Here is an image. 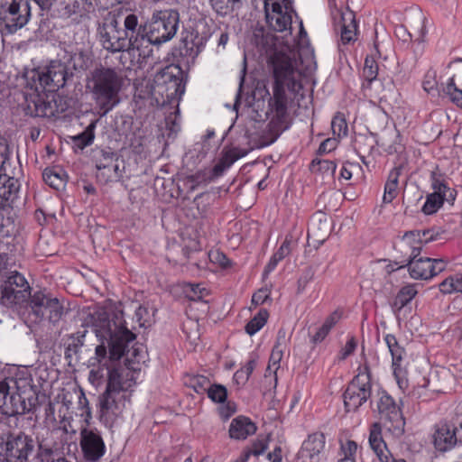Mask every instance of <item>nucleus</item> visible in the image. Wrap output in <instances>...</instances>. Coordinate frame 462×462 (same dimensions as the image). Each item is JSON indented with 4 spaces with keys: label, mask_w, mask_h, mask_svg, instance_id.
<instances>
[{
    "label": "nucleus",
    "mask_w": 462,
    "mask_h": 462,
    "mask_svg": "<svg viewBox=\"0 0 462 462\" xmlns=\"http://www.w3.org/2000/svg\"><path fill=\"white\" fill-rule=\"evenodd\" d=\"M270 64L274 82L273 96L268 99V127L272 134L268 144L275 142L291 125L288 112L289 97L285 88L295 95L302 89L301 73L297 69L295 60L288 54L275 51L270 57Z\"/></svg>",
    "instance_id": "nucleus-1"
},
{
    "label": "nucleus",
    "mask_w": 462,
    "mask_h": 462,
    "mask_svg": "<svg viewBox=\"0 0 462 462\" xmlns=\"http://www.w3.org/2000/svg\"><path fill=\"white\" fill-rule=\"evenodd\" d=\"M92 330L100 340L95 349L96 358L101 363L106 357V346L109 347V359L117 361L126 356L129 345L135 339V335L124 324L123 313L97 311L91 316Z\"/></svg>",
    "instance_id": "nucleus-2"
},
{
    "label": "nucleus",
    "mask_w": 462,
    "mask_h": 462,
    "mask_svg": "<svg viewBox=\"0 0 462 462\" xmlns=\"http://www.w3.org/2000/svg\"><path fill=\"white\" fill-rule=\"evenodd\" d=\"M60 429H47L35 436L23 430L10 431L0 442V462H41Z\"/></svg>",
    "instance_id": "nucleus-3"
},
{
    "label": "nucleus",
    "mask_w": 462,
    "mask_h": 462,
    "mask_svg": "<svg viewBox=\"0 0 462 462\" xmlns=\"http://www.w3.org/2000/svg\"><path fill=\"white\" fill-rule=\"evenodd\" d=\"M87 88L99 109V115L104 116L120 102L122 78L114 69L97 68L92 71Z\"/></svg>",
    "instance_id": "nucleus-4"
},
{
    "label": "nucleus",
    "mask_w": 462,
    "mask_h": 462,
    "mask_svg": "<svg viewBox=\"0 0 462 462\" xmlns=\"http://www.w3.org/2000/svg\"><path fill=\"white\" fill-rule=\"evenodd\" d=\"M187 79L188 75L180 65L170 64L156 73L153 90L165 97L163 102H171L184 94Z\"/></svg>",
    "instance_id": "nucleus-5"
},
{
    "label": "nucleus",
    "mask_w": 462,
    "mask_h": 462,
    "mask_svg": "<svg viewBox=\"0 0 462 462\" xmlns=\"http://www.w3.org/2000/svg\"><path fill=\"white\" fill-rule=\"evenodd\" d=\"M131 31L128 40L126 55L131 58L130 66L138 65L141 67L143 63L152 55V46H160L155 40L150 36L148 31L142 23H139L138 16L134 14L133 23H131Z\"/></svg>",
    "instance_id": "nucleus-6"
},
{
    "label": "nucleus",
    "mask_w": 462,
    "mask_h": 462,
    "mask_svg": "<svg viewBox=\"0 0 462 462\" xmlns=\"http://www.w3.org/2000/svg\"><path fill=\"white\" fill-rule=\"evenodd\" d=\"M179 24V12L176 9H163L154 10L151 18L143 25L155 42L162 45L176 35Z\"/></svg>",
    "instance_id": "nucleus-7"
},
{
    "label": "nucleus",
    "mask_w": 462,
    "mask_h": 462,
    "mask_svg": "<svg viewBox=\"0 0 462 462\" xmlns=\"http://www.w3.org/2000/svg\"><path fill=\"white\" fill-rule=\"evenodd\" d=\"M28 0H2L0 5V31L8 35L24 27L31 18Z\"/></svg>",
    "instance_id": "nucleus-8"
},
{
    "label": "nucleus",
    "mask_w": 462,
    "mask_h": 462,
    "mask_svg": "<svg viewBox=\"0 0 462 462\" xmlns=\"http://www.w3.org/2000/svg\"><path fill=\"white\" fill-rule=\"evenodd\" d=\"M32 73L35 90L39 91L41 88L49 93H55L64 88L74 76L68 66L60 60H52L42 70H33Z\"/></svg>",
    "instance_id": "nucleus-9"
},
{
    "label": "nucleus",
    "mask_w": 462,
    "mask_h": 462,
    "mask_svg": "<svg viewBox=\"0 0 462 462\" xmlns=\"http://www.w3.org/2000/svg\"><path fill=\"white\" fill-rule=\"evenodd\" d=\"M133 18L134 14L125 17L123 30L117 27L116 21L105 23L98 28L99 42L103 48L112 53L123 52L121 59L126 55Z\"/></svg>",
    "instance_id": "nucleus-10"
},
{
    "label": "nucleus",
    "mask_w": 462,
    "mask_h": 462,
    "mask_svg": "<svg viewBox=\"0 0 462 462\" xmlns=\"http://www.w3.org/2000/svg\"><path fill=\"white\" fill-rule=\"evenodd\" d=\"M372 393L371 372L367 365L348 383L343 397L346 411H356Z\"/></svg>",
    "instance_id": "nucleus-11"
},
{
    "label": "nucleus",
    "mask_w": 462,
    "mask_h": 462,
    "mask_svg": "<svg viewBox=\"0 0 462 462\" xmlns=\"http://www.w3.org/2000/svg\"><path fill=\"white\" fill-rule=\"evenodd\" d=\"M96 177L98 182L119 181L123 178L124 161L111 151L100 150L95 155Z\"/></svg>",
    "instance_id": "nucleus-12"
},
{
    "label": "nucleus",
    "mask_w": 462,
    "mask_h": 462,
    "mask_svg": "<svg viewBox=\"0 0 462 462\" xmlns=\"http://www.w3.org/2000/svg\"><path fill=\"white\" fill-rule=\"evenodd\" d=\"M287 0H264L266 22L276 32H291V13L293 10Z\"/></svg>",
    "instance_id": "nucleus-13"
},
{
    "label": "nucleus",
    "mask_w": 462,
    "mask_h": 462,
    "mask_svg": "<svg viewBox=\"0 0 462 462\" xmlns=\"http://www.w3.org/2000/svg\"><path fill=\"white\" fill-rule=\"evenodd\" d=\"M17 382L11 377L0 380V412L7 417L24 414L27 411L25 401L14 390Z\"/></svg>",
    "instance_id": "nucleus-14"
},
{
    "label": "nucleus",
    "mask_w": 462,
    "mask_h": 462,
    "mask_svg": "<svg viewBox=\"0 0 462 462\" xmlns=\"http://www.w3.org/2000/svg\"><path fill=\"white\" fill-rule=\"evenodd\" d=\"M376 403L379 418L384 423H390L389 430L395 434L404 433L405 420L401 408L385 391H382Z\"/></svg>",
    "instance_id": "nucleus-15"
},
{
    "label": "nucleus",
    "mask_w": 462,
    "mask_h": 462,
    "mask_svg": "<svg viewBox=\"0 0 462 462\" xmlns=\"http://www.w3.org/2000/svg\"><path fill=\"white\" fill-rule=\"evenodd\" d=\"M1 288L0 304L5 307L23 302L30 294L26 279L18 272H11Z\"/></svg>",
    "instance_id": "nucleus-16"
},
{
    "label": "nucleus",
    "mask_w": 462,
    "mask_h": 462,
    "mask_svg": "<svg viewBox=\"0 0 462 462\" xmlns=\"http://www.w3.org/2000/svg\"><path fill=\"white\" fill-rule=\"evenodd\" d=\"M125 356V367L119 366L109 368L107 381V383H110L114 377L115 382H117L118 385L122 386V388L120 387L122 393H125L134 384L133 372L138 369L134 365L142 361V353L138 347L133 346L131 350H128Z\"/></svg>",
    "instance_id": "nucleus-17"
},
{
    "label": "nucleus",
    "mask_w": 462,
    "mask_h": 462,
    "mask_svg": "<svg viewBox=\"0 0 462 462\" xmlns=\"http://www.w3.org/2000/svg\"><path fill=\"white\" fill-rule=\"evenodd\" d=\"M120 387L118 383L115 382L114 377L112 382L107 383L105 393L100 397L102 418L116 417L122 412L125 402V393H122Z\"/></svg>",
    "instance_id": "nucleus-18"
},
{
    "label": "nucleus",
    "mask_w": 462,
    "mask_h": 462,
    "mask_svg": "<svg viewBox=\"0 0 462 462\" xmlns=\"http://www.w3.org/2000/svg\"><path fill=\"white\" fill-rule=\"evenodd\" d=\"M80 448L87 462H99L106 453V445L97 430L83 429L80 431Z\"/></svg>",
    "instance_id": "nucleus-19"
},
{
    "label": "nucleus",
    "mask_w": 462,
    "mask_h": 462,
    "mask_svg": "<svg viewBox=\"0 0 462 462\" xmlns=\"http://www.w3.org/2000/svg\"><path fill=\"white\" fill-rule=\"evenodd\" d=\"M325 436L316 432L303 441L297 454V462H325Z\"/></svg>",
    "instance_id": "nucleus-20"
},
{
    "label": "nucleus",
    "mask_w": 462,
    "mask_h": 462,
    "mask_svg": "<svg viewBox=\"0 0 462 462\" xmlns=\"http://www.w3.org/2000/svg\"><path fill=\"white\" fill-rule=\"evenodd\" d=\"M202 48L203 37L199 36L198 32L194 30L182 32L179 46V53L181 57L193 61Z\"/></svg>",
    "instance_id": "nucleus-21"
},
{
    "label": "nucleus",
    "mask_w": 462,
    "mask_h": 462,
    "mask_svg": "<svg viewBox=\"0 0 462 462\" xmlns=\"http://www.w3.org/2000/svg\"><path fill=\"white\" fill-rule=\"evenodd\" d=\"M19 187L18 180L9 177L6 172L0 175V211L11 207L17 199Z\"/></svg>",
    "instance_id": "nucleus-22"
},
{
    "label": "nucleus",
    "mask_w": 462,
    "mask_h": 462,
    "mask_svg": "<svg viewBox=\"0 0 462 462\" xmlns=\"http://www.w3.org/2000/svg\"><path fill=\"white\" fill-rule=\"evenodd\" d=\"M376 143L389 154L402 152L403 150L400 132L395 127L384 128Z\"/></svg>",
    "instance_id": "nucleus-23"
},
{
    "label": "nucleus",
    "mask_w": 462,
    "mask_h": 462,
    "mask_svg": "<svg viewBox=\"0 0 462 462\" xmlns=\"http://www.w3.org/2000/svg\"><path fill=\"white\" fill-rule=\"evenodd\" d=\"M456 432L452 426L448 424H440L434 433V446L436 449L441 452L450 450L457 446Z\"/></svg>",
    "instance_id": "nucleus-24"
},
{
    "label": "nucleus",
    "mask_w": 462,
    "mask_h": 462,
    "mask_svg": "<svg viewBox=\"0 0 462 462\" xmlns=\"http://www.w3.org/2000/svg\"><path fill=\"white\" fill-rule=\"evenodd\" d=\"M86 333L87 330L78 331L64 339V357L69 365H71L73 360L79 361L81 348L85 343Z\"/></svg>",
    "instance_id": "nucleus-25"
},
{
    "label": "nucleus",
    "mask_w": 462,
    "mask_h": 462,
    "mask_svg": "<svg viewBox=\"0 0 462 462\" xmlns=\"http://www.w3.org/2000/svg\"><path fill=\"white\" fill-rule=\"evenodd\" d=\"M330 223L328 218L322 213L319 212L312 217L308 236L313 237L318 243L322 244L329 236Z\"/></svg>",
    "instance_id": "nucleus-26"
},
{
    "label": "nucleus",
    "mask_w": 462,
    "mask_h": 462,
    "mask_svg": "<svg viewBox=\"0 0 462 462\" xmlns=\"http://www.w3.org/2000/svg\"><path fill=\"white\" fill-rule=\"evenodd\" d=\"M256 425L247 417L238 416L232 420L229 427V436L235 439H245L256 432Z\"/></svg>",
    "instance_id": "nucleus-27"
},
{
    "label": "nucleus",
    "mask_w": 462,
    "mask_h": 462,
    "mask_svg": "<svg viewBox=\"0 0 462 462\" xmlns=\"http://www.w3.org/2000/svg\"><path fill=\"white\" fill-rule=\"evenodd\" d=\"M405 265L408 267L409 273L415 280H427L432 278L430 273L431 258L430 257H415L410 260H404Z\"/></svg>",
    "instance_id": "nucleus-28"
},
{
    "label": "nucleus",
    "mask_w": 462,
    "mask_h": 462,
    "mask_svg": "<svg viewBox=\"0 0 462 462\" xmlns=\"http://www.w3.org/2000/svg\"><path fill=\"white\" fill-rule=\"evenodd\" d=\"M369 445L382 462H389V457L385 453L387 452L386 444L383 439L382 428L378 422H374L371 426L369 434Z\"/></svg>",
    "instance_id": "nucleus-29"
},
{
    "label": "nucleus",
    "mask_w": 462,
    "mask_h": 462,
    "mask_svg": "<svg viewBox=\"0 0 462 462\" xmlns=\"http://www.w3.org/2000/svg\"><path fill=\"white\" fill-rule=\"evenodd\" d=\"M416 236H419V234L411 230L405 232L401 238L399 247L401 253L406 257L405 260L418 257L420 254L422 247L421 245L419 244Z\"/></svg>",
    "instance_id": "nucleus-30"
},
{
    "label": "nucleus",
    "mask_w": 462,
    "mask_h": 462,
    "mask_svg": "<svg viewBox=\"0 0 462 462\" xmlns=\"http://www.w3.org/2000/svg\"><path fill=\"white\" fill-rule=\"evenodd\" d=\"M62 433L57 436L49 449L42 456L41 462H72L65 457L64 449L66 441Z\"/></svg>",
    "instance_id": "nucleus-31"
},
{
    "label": "nucleus",
    "mask_w": 462,
    "mask_h": 462,
    "mask_svg": "<svg viewBox=\"0 0 462 462\" xmlns=\"http://www.w3.org/2000/svg\"><path fill=\"white\" fill-rule=\"evenodd\" d=\"M34 100L35 116L50 117L54 116L55 110L51 102L45 100H65V98L55 93H50L42 97L37 96Z\"/></svg>",
    "instance_id": "nucleus-32"
},
{
    "label": "nucleus",
    "mask_w": 462,
    "mask_h": 462,
    "mask_svg": "<svg viewBox=\"0 0 462 462\" xmlns=\"http://www.w3.org/2000/svg\"><path fill=\"white\" fill-rule=\"evenodd\" d=\"M401 171V167H395L390 171L387 181L384 185L383 203L389 204L397 197L399 193L398 186Z\"/></svg>",
    "instance_id": "nucleus-33"
},
{
    "label": "nucleus",
    "mask_w": 462,
    "mask_h": 462,
    "mask_svg": "<svg viewBox=\"0 0 462 462\" xmlns=\"http://www.w3.org/2000/svg\"><path fill=\"white\" fill-rule=\"evenodd\" d=\"M340 38L343 44H348L356 40L357 24L355 15L350 13L342 15Z\"/></svg>",
    "instance_id": "nucleus-34"
},
{
    "label": "nucleus",
    "mask_w": 462,
    "mask_h": 462,
    "mask_svg": "<svg viewBox=\"0 0 462 462\" xmlns=\"http://www.w3.org/2000/svg\"><path fill=\"white\" fill-rule=\"evenodd\" d=\"M384 341L388 346V349L392 356V366L393 368V373L396 375L397 371L400 369L401 363L403 359V356L405 355V350L403 347H402L395 336L393 334H387L384 337Z\"/></svg>",
    "instance_id": "nucleus-35"
},
{
    "label": "nucleus",
    "mask_w": 462,
    "mask_h": 462,
    "mask_svg": "<svg viewBox=\"0 0 462 462\" xmlns=\"http://www.w3.org/2000/svg\"><path fill=\"white\" fill-rule=\"evenodd\" d=\"M431 188L434 193H439L446 200L454 199V189H450L448 185L446 178L438 172H431Z\"/></svg>",
    "instance_id": "nucleus-36"
},
{
    "label": "nucleus",
    "mask_w": 462,
    "mask_h": 462,
    "mask_svg": "<svg viewBox=\"0 0 462 462\" xmlns=\"http://www.w3.org/2000/svg\"><path fill=\"white\" fill-rule=\"evenodd\" d=\"M53 298L45 294L42 291H35L30 298V308L32 309V313L38 319H44V309H47L49 305V301H51Z\"/></svg>",
    "instance_id": "nucleus-37"
},
{
    "label": "nucleus",
    "mask_w": 462,
    "mask_h": 462,
    "mask_svg": "<svg viewBox=\"0 0 462 462\" xmlns=\"http://www.w3.org/2000/svg\"><path fill=\"white\" fill-rule=\"evenodd\" d=\"M252 148L245 149L240 147L224 148L220 160L230 168L237 160L246 156Z\"/></svg>",
    "instance_id": "nucleus-38"
},
{
    "label": "nucleus",
    "mask_w": 462,
    "mask_h": 462,
    "mask_svg": "<svg viewBox=\"0 0 462 462\" xmlns=\"http://www.w3.org/2000/svg\"><path fill=\"white\" fill-rule=\"evenodd\" d=\"M442 91L450 102L457 106L462 108V88L458 87L456 82L449 79L446 84H442Z\"/></svg>",
    "instance_id": "nucleus-39"
},
{
    "label": "nucleus",
    "mask_w": 462,
    "mask_h": 462,
    "mask_svg": "<svg viewBox=\"0 0 462 462\" xmlns=\"http://www.w3.org/2000/svg\"><path fill=\"white\" fill-rule=\"evenodd\" d=\"M416 294L417 291L414 285L410 284L402 287L394 299L393 307L397 308L399 310H402L411 301Z\"/></svg>",
    "instance_id": "nucleus-40"
},
{
    "label": "nucleus",
    "mask_w": 462,
    "mask_h": 462,
    "mask_svg": "<svg viewBox=\"0 0 462 462\" xmlns=\"http://www.w3.org/2000/svg\"><path fill=\"white\" fill-rule=\"evenodd\" d=\"M269 313L262 309L259 312L245 325V332L253 336L258 332L267 322Z\"/></svg>",
    "instance_id": "nucleus-41"
},
{
    "label": "nucleus",
    "mask_w": 462,
    "mask_h": 462,
    "mask_svg": "<svg viewBox=\"0 0 462 462\" xmlns=\"http://www.w3.org/2000/svg\"><path fill=\"white\" fill-rule=\"evenodd\" d=\"M95 124L91 123L81 134L72 137V143L75 147L83 150L90 145L95 138L94 134Z\"/></svg>",
    "instance_id": "nucleus-42"
},
{
    "label": "nucleus",
    "mask_w": 462,
    "mask_h": 462,
    "mask_svg": "<svg viewBox=\"0 0 462 462\" xmlns=\"http://www.w3.org/2000/svg\"><path fill=\"white\" fill-rule=\"evenodd\" d=\"M310 169L311 171H319L333 177L337 170V163L333 161L315 158L312 160Z\"/></svg>",
    "instance_id": "nucleus-43"
},
{
    "label": "nucleus",
    "mask_w": 462,
    "mask_h": 462,
    "mask_svg": "<svg viewBox=\"0 0 462 462\" xmlns=\"http://www.w3.org/2000/svg\"><path fill=\"white\" fill-rule=\"evenodd\" d=\"M44 310V319H48L53 324L59 322L63 315V307L57 298L49 301L47 309Z\"/></svg>",
    "instance_id": "nucleus-44"
},
{
    "label": "nucleus",
    "mask_w": 462,
    "mask_h": 462,
    "mask_svg": "<svg viewBox=\"0 0 462 462\" xmlns=\"http://www.w3.org/2000/svg\"><path fill=\"white\" fill-rule=\"evenodd\" d=\"M285 337H286L285 331L279 330L278 337H277V343L273 346L271 356H270L269 364H272V365H273L274 374H276V371L280 367L279 364L282 357V340L285 343V340H286Z\"/></svg>",
    "instance_id": "nucleus-45"
},
{
    "label": "nucleus",
    "mask_w": 462,
    "mask_h": 462,
    "mask_svg": "<svg viewBox=\"0 0 462 462\" xmlns=\"http://www.w3.org/2000/svg\"><path fill=\"white\" fill-rule=\"evenodd\" d=\"M444 200H446L443 197H441L439 193L432 192L427 196L426 201L422 206V212L426 215H431L442 206Z\"/></svg>",
    "instance_id": "nucleus-46"
},
{
    "label": "nucleus",
    "mask_w": 462,
    "mask_h": 462,
    "mask_svg": "<svg viewBox=\"0 0 462 462\" xmlns=\"http://www.w3.org/2000/svg\"><path fill=\"white\" fill-rule=\"evenodd\" d=\"M208 397L214 402L224 403L227 399L226 388L218 383H213L207 392Z\"/></svg>",
    "instance_id": "nucleus-47"
},
{
    "label": "nucleus",
    "mask_w": 462,
    "mask_h": 462,
    "mask_svg": "<svg viewBox=\"0 0 462 462\" xmlns=\"http://www.w3.org/2000/svg\"><path fill=\"white\" fill-rule=\"evenodd\" d=\"M331 129L334 135L338 137L346 136L348 127L344 116L337 113L331 121Z\"/></svg>",
    "instance_id": "nucleus-48"
},
{
    "label": "nucleus",
    "mask_w": 462,
    "mask_h": 462,
    "mask_svg": "<svg viewBox=\"0 0 462 462\" xmlns=\"http://www.w3.org/2000/svg\"><path fill=\"white\" fill-rule=\"evenodd\" d=\"M414 233L419 234V236H416L419 244L427 245L432 241L438 240L440 235L443 232H439L435 228L424 229V230H413Z\"/></svg>",
    "instance_id": "nucleus-49"
},
{
    "label": "nucleus",
    "mask_w": 462,
    "mask_h": 462,
    "mask_svg": "<svg viewBox=\"0 0 462 462\" xmlns=\"http://www.w3.org/2000/svg\"><path fill=\"white\" fill-rule=\"evenodd\" d=\"M42 178L46 184L55 189H59L64 185L60 175L51 169H45L42 172Z\"/></svg>",
    "instance_id": "nucleus-50"
},
{
    "label": "nucleus",
    "mask_w": 462,
    "mask_h": 462,
    "mask_svg": "<svg viewBox=\"0 0 462 462\" xmlns=\"http://www.w3.org/2000/svg\"><path fill=\"white\" fill-rule=\"evenodd\" d=\"M189 385L197 393L201 394L208 392L211 383L207 376L197 374L190 378Z\"/></svg>",
    "instance_id": "nucleus-51"
},
{
    "label": "nucleus",
    "mask_w": 462,
    "mask_h": 462,
    "mask_svg": "<svg viewBox=\"0 0 462 462\" xmlns=\"http://www.w3.org/2000/svg\"><path fill=\"white\" fill-rule=\"evenodd\" d=\"M69 61L74 69H87L89 64V57L83 51H79L70 55Z\"/></svg>",
    "instance_id": "nucleus-52"
},
{
    "label": "nucleus",
    "mask_w": 462,
    "mask_h": 462,
    "mask_svg": "<svg viewBox=\"0 0 462 462\" xmlns=\"http://www.w3.org/2000/svg\"><path fill=\"white\" fill-rule=\"evenodd\" d=\"M268 448L267 439H257L252 443L250 447L244 449L245 454H248V457L251 456L258 457L262 455Z\"/></svg>",
    "instance_id": "nucleus-53"
},
{
    "label": "nucleus",
    "mask_w": 462,
    "mask_h": 462,
    "mask_svg": "<svg viewBox=\"0 0 462 462\" xmlns=\"http://www.w3.org/2000/svg\"><path fill=\"white\" fill-rule=\"evenodd\" d=\"M357 450V444L353 440H347L341 444V451L344 457L338 459V462H355V454Z\"/></svg>",
    "instance_id": "nucleus-54"
},
{
    "label": "nucleus",
    "mask_w": 462,
    "mask_h": 462,
    "mask_svg": "<svg viewBox=\"0 0 462 462\" xmlns=\"http://www.w3.org/2000/svg\"><path fill=\"white\" fill-rule=\"evenodd\" d=\"M212 200V195L208 192H203L197 195L194 203L201 216H205Z\"/></svg>",
    "instance_id": "nucleus-55"
},
{
    "label": "nucleus",
    "mask_w": 462,
    "mask_h": 462,
    "mask_svg": "<svg viewBox=\"0 0 462 462\" xmlns=\"http://www.w3.org/2000/svg\"><path fill=\"white\" fill-rule=\"evenodd\" d=\"M241 0H209L212 8L221 15L226 14L233 9V5Z\"/></svg>",
    "instance_id": "nucleus-56"
},
{
    "label": "nucleus",
    "mask_w": 462,
    "mask_h": 462,
    "mask_svg": "<svg viewBox=\"0 0 462 462\" xmlns=\"http://www.w3.org/2000/svg\"><path fill=\"white\" fill-rule=\"evenodd\" d=\"M378 74V65L376 61L373 59L366 58L365 60V66L363 69V75L365 79L372 82L374 80Z\"/></svg>",
    "instance_id": "nucleus-57"
},
{
    "label": "nucleus",
    "mask_w": 462,
    "mask_h": 462,
    "mask_svg": "<svg viewBox=\"0 0 462 462\" xmlns=\"http://www.w3.org/2000/svg\"><path fill=\"white\" fill-rule=\"evenodd\" d=\"M315 272L312 267H307L298 280V293L302 292L307 284L314 278Z\"/></svg>",
    "instance_id": "nucleus-58"
},
{
    "label": "nucleus",
    "mask_w": 462,
    "mask_h": 462,
    "mask_svg": "<svg viewBox=\"0 0 462 462\" xmlns=\"http://www.w3.org/2000/svg\"><path fill=\"white\" fill-rule=\"evenodd\" d=\"M9 160L7 141L0 143V175L6 172V162Z\"/></svg>",
    "instance_id": "nucleus-59"
},
{
    "label": "nucleus",
    "mask_w": 462,
    "mask_h": 462,
    "mask_svg": "<svg viewBox=\"0 0 462 462\" xmlns=\"http://www.w3.org/2000/svg\"><path fill=\"white\" fill-rule=\"evenodd\" d=\"M271 291L268 288H261L252 297V304L257 306L263 304L270 297Z\"/></svg>",
    "instance_id": "nucleus-60"
},
{
    "label": "nucleus",
    "mask_w": 462,
    "mask_h": 462,
    "mask_svg": "<svg viewBox=\"0 0 462 462\" xmlns=\"http://www.w3.org/2000/svg\"><path fill=\"white\" fill-rule=\"evenodd\" d=\"M291 253V239L288 237L281 245L280 248L274 253V256L278 258V260L282 261Z\"/></svg>",
    "instance_id": "nucleus-61"
},
{
    "label": "nucleus",
    "mask_w": 462,
    "mask_h": 462,
    "mask_svg": "<svg viewBox=\"0 0 462 462\" xmlns=\"http://www.w3.org/2000/svg\"><path fill=\"white\" fill-rule=\"evenodd\" d=\"M209 257L211 261L217 263L222 268H227L231 265L229 259L223 253L218 251L211 253Z\"/></svg>",
    "instance_id": "nucleus-62"
},
{
    "label": "nucleus",
    "mask_w": 462,
    "mask_h": 462,
    "mask_svg": "<svg viewBox=\"0 0 462 462\" xmlns=\"http://www.w3.org/2000/svg\"><path fill=\"white\" fill-rule=\"evenodd\" d=\"M336 147V141L334 139L328 138L324 140L320 144L317 151L319 155L325 154L333 151Z\"/></svg>",
    "instance_id": "nucleus-63"
},
{
    "label": "nucleus",
    "mask_w": 462,
    "mask_h": 462,
    "mask_svg": "<svg viewBox=\"0 0 462 462\" xmlns=\"http://www.w3.org/2000/svg\"><path fill=\"white\" fill-rule=\"evenodd\" d=\"M341 318L342 311L336 310L325 319L323 324L331 329L341 319Z\"/></svg>",
    "instance_id": "nucleus-64"
}]
</instances>
